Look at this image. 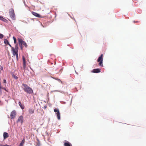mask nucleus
Masks as SVG:
<instances>
[{"label": "nucleus", "mask_w": 146, "mask_h": 146, "mask_svg": "<svg viewBox=\"0 0 146 146\" xmlns=\"http://www.w3.org/2000/svg\"><path fill=\"white\" fill-rule=\"evenodd\" d=\"M22 85L23 86V90L29 94L33 93V91L32 89L27 85L25 84H23Z\"/></svg>", "instance_id": "1"}, {"label": "nucleus", "mask_w": 146, "mask_h": 146, "mask_svg": "<svg viewBox=\"0 0 146 146\" xmlns=\"http://www.w3.org/2000/svg\"><path fill=\"white\" fill-rule=\"evenodd\" d=\"M9 14L12 19L13 20H15V16L13 9L11 8L9 9Z\"/></svg>", "instance_id": "2"}, {"label": "nucleus", "mask_w": 146, "mask_h": 146, "mask_svg": "<svg viewBox=\"0 0 146 146\" xmlns=\"http://www.w3.org/2000/svg\"><path fill=\"white\" fill-rule=\"evenodd\" d=\"M103 54H101L100 56L98 58L97 61L99 62V65L101 66H103Z\"/></svg>", "instance_id": "3"}, {"label": "nucleus", "mask_w": 146, "mask_h": 146, "mask_svg": "<svg viewBox=\"0 0 146 146\" xmlns=\"http://www.w3.org/2000/svg\"><path fill=\"white\" fill-rule=\"evenodd\" d=\"M54 111L55 112H56V115L58 119V120L60 119V113L58 109L55 108L54 109Z\"/></svg>", "instance_id": "4"}, {"label": "nucleus", "mask_w": 146, "mask_h": 146, "mask_svg": "<svg viewBox=\"0 0 146 146\" xmlns=\"http://www.w3.org/2000/svg\"><path fill=\"white\" fill-rule=\"evenodd\" d=\"M16 115V112L15 110H13L11 113L10 117L11 119H14Z\"/></svg>", "instance_id": "5"}, {"label": "nucleus", "mask_w": 146, "mask_h": 146, "mask_svg": "<svg viewBox=\"0 0 146 146\" xmlns=\"http://www.w3.org/2000/svg\"><path fill=\"white\" fill-rule=\"evenodd\" d=\"M11 50L14 56H15V55L18 54V50H15L14 48L13 47L11 46Z\"/></svg>", "instance_id": "6"}, {"label": "nucleus", "mask_w": 146, "mask_h": 146, "mask_svg": "<svg viewBox=\"0 0 146 146\" xmlns=\"http://www.w3.org/2000/svg\"><path fill=\"white\" fill-rule=\"evenodd\" d=\"M23 118L22 116H21L19 117L17 121V122H20L22 124L23 122Z\"/></svg>", "instance_id": "7"}, {"label": "nucleus", "mask_w": 146, "mask_h": 146, "mask_svg": "<svg viewBox=\"0 0 146 146\" xmlns=\"http://www.w3.org/2000/svg\"><path fill=\"white\" fill-rule=\"evenodd\" d=\"M32 13L33 15H34V16H35L36 17L38 18L42 17V16H41L40 14L34 12H32Z\"/></svg>", "instance_id": "8"}, {"label": "nucleus", "mask_w": 146, "mask_h": 146, "mask_svg": "<svg viewBox=\"0 0 146 146\" xmlns=\"http://www.w3.org/2000/svg\"><path fill=\"white\" fill-rule=\"evenodd\" d=\"M91 72L93 73H98L100 72V70L99 68L94 69L92 70Z\"/></svg>", "instance_id": "9"}, {"label": "nucleus", "mask_w": 146, "mask_h": 146, "mask_svg": "<svg viewBox=\"0 0 146 146\" xmlns=\"http://www.w3.org/2000/svg\"><path fill=\"white\" fill-rule=\"evenodd\" d=\"M19 40L21 41L22 44L24 45L26 48H27V45L26 42L23 40L21 38H19Z\"/></svg>", "instance_id": "10"}, {"label": "nucleus", "mask_w": 146, "mask_h": 146, "mask_svg": "<svg viewBox=\"0 0 146 146\" xmlns=\"http://www.w3.org/2000/svg\"><path fill=\"white\" fill-rule=\"evenodd\" d=\"M4 139H5L9 137V134L8 133L5 132L3 133V134Z\"/></svg>", "instance_id": "11"}, {"label": "nucleus", "mask_w": 146, "mask_h": 146, "mask_svg": "<svg viewBox=\"0 0 146 146\" xmlns=\"http://www.w3.org/2000/svg\"><path fill=\"white\" fill-rule=\"evenodd\" d=\"M23 68L24 69H25L26 68V62H25V58L23 56Z\"/></svg>", "instance_id": "12"}, {"label": "nucleus", "mask_w": 146, "mask_h": 146, "mask_svg": "<svg viewBox=\"0 0 146 146\" xmlns=\"http://www.w3.org/2000/svg\"><path fill=\"white\" fill-rule=\"evenodd\" d=\"M18 41L19 42V45L20 47L21 48V50H23V47L22 46L23 44H22L21 41L19 40V38H18Z\"/></svg>", "instance_id": "13"}, {"label": "nucleus", "mask_w": 146, "mask_h": 146, "mask_svg": "<svg viewBox=\"0 0 146 146\" xmlns=\"http://www.w3.org/2000/svg\"><path fill=\"white\" fill-rule=\"evenodd\" d=\"M4 42L5 44H8L10 47H11V45L9 44L8 41L7 39L4 40Z\"/></svg>", "instance_id": "14"}, {"label": "nucleus", "mask_w": 146, "mask_h": 146, "mask_svg": "<svg viewBox=\"0 0 146 146\" xmlns=\"http://www.w3.org/2000/svg\"><path fill=\"white\" fill-rule=\"evenodd\" d=\"M66 141L64 143V146H72L71 144L68 141Z\"/></svg>", "instance_id": "15"}, {"label": "nucleus", "mask_w": 146, "mask_h": 146, "mask_svg": "<svg viewBox=\"0 0 146 146\" xmlns=\"http://www.w3.org/2000/svg\"><path fill=\"white\" fill-rule=\"evenodd\" d=\"M29 112L30 114H32L34 113V109L33 108H30L29 110Z\"/></svg>", "instance_id": "16"}, {"label": "nucleus", "mask_w": 146, "mask_h": 146, "mask_svg": "<svg viewBox=\"0 0 146 146\" xmlns=\"http://www.w3.org/2000/svg\"><path fill=\"white\" fill-rule=\"evenodd\" d=\"M25 142V139L24 138L22 140L19 146H23L24 145Z\"/></svg>", "instance_id": "17"}, {"label": "nucleus", "mask_w": 146, "mask_h": 146, "mask_svg": "<svg viewBox=\"0 0 146 146\" xmlns=\"http://www.w3.org/2000/svg\"><path fill=\"white\" fill-rule=\"evenodd\" d=\"M19 104L22 109H23L24 108V106L23 105H22V103L21 102H19Z\"/></svg>", "instance_id": "18"}, {"label": "nucleus", "mask_w": 146, "mask_h": 146, "mask_svg": "<svg viewBox=\"0 0 146 146\" xmlns=\"http://www.w3.org/2000/svg\"><path fill=\"white\" fill-rule=\"evenodd\" d=\"M0 20L3 21H5L6 20L2 16H0Z\"/></svg>", "instance_id": "19"}, {"label": "nucleus", "mask_w": 146, "mask_h": 146, "mask_svg": "<svg viewBox=\"0 0 146 146\" xmlns=\"http://www.w3.org/2000/svg\"><path fill=\"white\" fill-rule=\"evenodd\" d=\"M18 44H16L15 46V48H14V49L15 50H18Z\"/></svg>", "instance_id": "20"}, {"label": "nucleus", "mask_w": 146, "mask_h": 146, "mask_svg": "<svg viewBox=\"0 0 146 146\" xmlns=\"http://www.w3.org/2000/svg\"><path fill=\"white\" fill-rule=\"evenodd\" d=\"M13 40H14V43L15 44H16V42H17L16 38L14 36H13Z\"/></svg>", "instance_id": "21"}, {"label": "nucleus", "mask_w": 146, "mask_h": 146, "mask_svg": "<svg viewBox=\"0 0 146 146\" xmlns=\"http://www.w3.org/2000/svg\"><path fill=\"white\" fill-rule=\"evenodd\" d=\"M3 35L1 34H0V38L1 39L3 37Z\"/></svg>", "instance_id": "22"}, {"label": "nucleus", "mask_w": 146, "mask_h": 146, "mask_svg": "<svg viewBox=\"0 0 146 146\" xmlns=\"http://www.w3.org/2000/svg\"><path fill=\"white\" fill-rule=\"evenodd\" d=\"M13 76L14 78H15L16 80L18 79V77L14 75H13Z\"/></svg>", "instance_id": "23"}, {"label": "nucleus", "mask_w": 146, "mask_h": 146, "mask_svg": "<svg viewBox=\"0 0 146 146\" xmlns=\"http://www.w3.org/2000/svg\"><path fill=\"white\" fill-rule=\"evenodd\" d=\"M7 144L3 145L0 143V146H7Z\"/></svg>", "instance_id": "24"}, {"label": "nucleus", "mask_w": 146, "mask_h": 146, "mask_svg": "<svg viewBox=\"0 0 146 146\" xmlns=\"http://www.w3.org/2000/svg\"><path fill=\"white\" fill-rule=\"evenodd\" d=\"M0 69H1L2 70H3V67L2 66H0Z\"/></svg>", "instance_id": "25"}, {"label": "nucleus", "mask_w": 146, "mask_h": 146, "mask_svg": "<svg viewBox=\"0 0 146 146\" xmlns=\"http://www.w3.org/2000/svg\"><path fill=\"white\" fill-rule=\"evenodd\" d=\"M3 82L4 83L6 84L7 83L6 81L5 80H3Z\"/></svg>", "instance_id": "26"}, {"label": "nucleus", "mask_w": 146, "mask_h": 146, "mask_svg": "<svg viewBox=\"0 0 146 146\" xmlns=\"http://www.w3.org/2000/svg\"><path fill=\"white\" fill-rule=\"evenodd\" d=\"M16 58L17 60L18 59V54L16 55Z\"/></svg>", "instance_id": "27"}, {"label": "nucleus", "mask_w": 146, "mask_h": 146, "mask_svg": "<svg viewBox=\"0 0 146 146\" xmlns=\"http://www.w3.org/2000/svg\"><path fill=\"white\" fill-rule=\"evenodd\" d=\"M1 89H2V87H1V83L0 82V90H1Z\"/></svg>", "instance_id": "28"}, {"label": "nucleus", "mask_w": 146, "mask_h": 146, "mask_svg": "<svg viewBox=\"0 0 146 146\" xmlns=\"http://www.w3.org/2000/svg\"><path fill=\"white\" fill-rule=\"evenodd\" d=\"M2 89H4V90H6V89L5 88H2Z\"/></svg>", "instance_id": "29"}, {"label": "nucleus", "mask_w": 146, "mask_h": 146, "mask_svg": "<svg viewBox=\"0 0 146 146\" xmlns=\"http://www.w3.org/2000/svg\"><path fill=\"white\" fill-rule=\"evenodd\" d=\"M7 146H12V145H7Z\"/></svg>", "instance_id": "30"}, {"label": "nucleus", "mask_w": 146, "mask_h": 146, "mask_svg": "<svg viewBox=\"0 0 146 146\" xmlns=\"http://www.w3.org/2000/svg\"><path fill=\"white\" fill-rule=\"evenodd\" d=\"M38 146H39V144H38Z\"/></svg>", "instance_id": "31"}]
</instances>
